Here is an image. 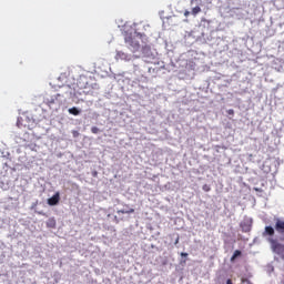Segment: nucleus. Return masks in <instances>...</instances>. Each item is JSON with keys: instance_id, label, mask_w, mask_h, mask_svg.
<instances>
[{"instance_id": "nucleus-1", "label": "nucleus", "mask_w": 284, "mask_h": 284, "mask_svg": "<svg viewBox=\"0 0 284 284\" xmlns=\"http://www.w3.org/2000/svg\"><path fill=\"white\" fill-rule=\"evenodd\" d=\"M124 41L126 43V45H129V49L131 50V52H139V50H141V44L139 43V40L136 39V37H132V36H126L124 38Z\"/></svg>"}, {"instance_id": "nucleus-2", "label": "nucleus", "mask_w": 284, "mask_h": 284, "mask_svg": "<svg viewBox=\"0 0 284 284\" xmlns=\"http://www.w3.org/2000/svg\"><path fill=\"white\" fill-rule=\"evenodd\" d=\"M270 243L272 245L273 252H275V254H280L282 256V258L284 260V245L276 242L275 240H270Z\"/></svg>"}, {"instance_id": "nucleus-3", "label": "nucleus", "mask_w": 284, "mask_h": 284, "mask_svg": "<svg viewBox=\"0 0 284 284\" xmlns=\"http://www.w3.org/2000/svg\"><path fill=\"white\" fill-rule=\"evenodd\" d=\"M59 97H61V94H57L51 98H48L47 105H49V108H52V105H61V102L59 101Z\"/></svg>"}, {"instance_id": "nucleus-4", "label": "nucleus", "mask_w": 284, "mask_h": 284, "mask_svg": "<svg viewBox=\"0 0 284 284\" xmlns=\"http://www.w3.org/2000/svg\"><path fill=\"white\" fill-rule=\"evenodd\" d=\"M59 201H61V193L55 192L53 196L48 199V205H51V206L59 205Z\"/></svg>"}, {"instance_id": "nucleus-5", "label": "nucleus", "mask_w": 284, "mask_h": 284, "mask_svg": "<svg viewBox=\"0 0 284 284\" xmlns=\"http://www.w3.org/2000/svg\"><path fill=\"white\" fill-rule=\"evenodd\" d=\"M115 59H120L121 61H132V55H130L123 51H118Z\"/></svg>"}, {"instance_id": "nucleus-6", "label": "nucleus", "mask_w": 284, "mask_h": 284, "mask_svg": "<svg viewBox=\"0 0 284 284\" xmlns=\"http://www.w3.org/2000/svg\"><path fill=\"white\" fill-rule=\"evenodd\" d=\"M275 230L278 234H284V221L277 220L275 223Z\"/></svg>"}, {"instance_id": "nucleus-7", "label": "nucleus", "mask_w": 284, "mask_h": 284, "mask_svg": "<svg viewBox=\"0 0 284 284\" xmlns=\"http://www.w3.org/2000/svg\"><path fill=\"white\" fill-rule=\"evenodd\" d=\"M47 227H49V230H55L57 229V220H54V217H50L47 221Z\"/></svg>"}, {"instance_id": "nucleus-8", "label": "nucleus", "mask_w": 284, "mask_h": 284, "mask_svg": "<svg viewBox=\"0 0 284 284\" xmlns=\"http://www.w3.org/2000/svg\"><path fill=\"white\" fill-rule=\"evenodd\" d=\"M240 227L242 232H250L252 230V224L250 222H242Z\"/></svg>"}, {"instance_id": "nucleus-9", "label": "nucleus", "mask_w": 284, "mask_h": 284, "mask_svg": "<svg viewBox=\"0 0 284 284\" xmlns=\"http://www.w3.org/2000/svg\"><path fill=\"white\" fill-rule=\"evenodd\" d=\"M263 236H274V227L265 226Z\"/></svg>"}, {"instance_id": "nucleus-10", "label": "nucleus", "mask_w": 284, "mask_h": 284, "mask_svg": "<svg viewBox=\"0 0 284 284\" xmlns=\"http://www.w3.org/2000/svg\"><path fill=\"white\" fill-rule=\"evenodd\" d=\"M69 114H73V116H79L81 114V110L73 106V108L69 109Z\"/></svg>"}, {"instance_id": "nucleus-11", "label": "nucleus", "mask_w": 284, "mask_h": 284, "mask_svg": "<svg viewBox=\"0 0 284 284\" xmlns=\"http://www.w3.org/2000/svg\"><path fill=\"white\" fill-rule=\"evenodd\" d=\"M241 254H243L241 251L239 250L234 251L233 255L231 256V263H234V261H236V258H239Z\"/></svg>"}, {"instance_id": "nucleus-12", "label": "nucleus", "mask_w": 284, "mask_h": 284, "mask_svg": "<svg viewBox=\"0 0 284 284\" xmlns=\"http://www.w3.org/2000/svg\"><path fill=\"white\" fill-rule=\"evenodd\" d=\"M201 12V7L196 6L192 9L193 17H196Z\"/></svg>"}, {"instance_id": "nucleus-13", "label": "nucleus", "mask_w": 284, "mask_h": 284, "mask_svg": "<svg viewBox=\"0 0 284 284\" xmlns=\"http://www.w3.org/2000/svg\"><path fill=\"white\" fill-rule=\"evenodd\" d=\"M118 214H134V209H131L129 211L120 210L118 211Z\"/></svg>"}, {"instance_id": "nucleus-14", "label": "nucleus", "mask_w": 284, "mask_h": 284, "mask_svg": "<svg viewBox=\"0 0 284 284\" xmlns=\"http://www.w3.org/2000/svg\"><path fill=\"white\" fill-rule=\"evenodd\" d=\"M202 190H203L204 192H210V190H212V187H210V185H207V184H204V185L202 186Z\"/></svg>"}, {"instance_id": "nucleus-15", "label": "nucleus", "mask_w": 284, "mask_h": 284, "mask_svg": "<svg viewBox=\"0 0 284 284\" xmlns=\"http://www.w3.org/2000/svg\"><path fill=\"white\" fill-rule=\"evenodd\" d=\"M91 132H92V134H99V128L92 126Z\"/></svg>"}, {"instance_id": "nucleus-16", "label": "nucleus", "mask_w": 284, "mask_h": 284, "mask_svg": "<svg viewBox=\"0 0 284 284\" xmlns=\"http://www.w3.org/2000/svg\"><path fill=\"white\" fill-rule=\"evenodd\" d=\"M226 113H227L230 116H234V111H233V109H229V110L226 111Z\"/></svg>"}, {"instance_id": "nucleus-17", "label": "nucleus", "mask_w": 284, "mask_h": 284, "mask_svg": "<svg viewBox=\"0 0 284 284\" xmlns=\"http://www.w3.org/2000/svg\"><path fill=\"white\" fill-rule=\"evenodd\" d=\"M181 256H183L184 258H187V253H181Z\"/></svg>"}, {"instance_id": "nucleus-18", "label": "nucleus", "mask_w": 284, "mask_h": 284, "mask_svg": "<svg viewBox=\"0 0 284 284\" xmlns=\"http://www.w3.org/2000/svg\"><path fill=\"white\" fill-rule=\"evenodd\" d=\"M184 17H190V11H185Z\"/></svg>"}, {"instance_id": "nucleus-19", "label": "nucleus", "mask_w": 284, "mask_h": 284, "mask_svg": "<svg viewBox=\"0 0 284 284\" xmlns=\"http://www.w3.org/2000/svg\"><path fill=\"white\" fill-rule=\"evenodd\" d=\"M179 236L176 237V240H175V245H179Z\"/></svg>"}, {"instance_id": "nucleus-20", "label": "nucleus", "mask_w": 284, "mask_h": 284, "mask_svg": "<svg viewBox=\"0 0 284 284\" xmlns=\"http://www.w3.org/2000/svg\"><path fill=\"white\" fill-rule=\"evenodd\" d=\"M196 0H191V6H194V2H195Z\"/></svg>"}, {"instance_id": "nucleus-21", "label": "nucleus", "mask_w": 284, "mask_h": 284, "mask_svg": "<svg viewBox=\"0 0 284 284\" xmlns=\"http://www.w3.org/2000/svg\"><path fill=\"white\" fill-rule=\"evenodd\" d=\"M145 50H150V48H144V49H143V52H145Z\"/></svg>"}, {"instance_id": "nucleus-22", "label": "nucleus", "mask_w": 284, "mask_h": 284, "mask_svg": "<svg viewBox=\"0 0 284 284\" xmlns=\"http://www.w3.org/2000/svg\"><path fill=\"white\" fill-rule=\"evenodd\" d=\"M133 59H139V57H136V55H133Z\"/></svg>"}]
</instances>
